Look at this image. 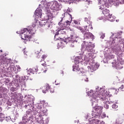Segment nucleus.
I'll return each instance as SVG.
<instances>
[{
	"label": "nucleus",
	"instance_id": "f257e3e1",
	"mask_svg": "<svg viewBox=\"0 0 124 124\" xmlns=\"http://www.w3.org/2000/svg\"><path fill=\"white\" fill-rule=\"evenodd\" d=\"M89 94L94 99L100 98L101 101H106V100H108L107 99L108 97L112 96V94L110 95L108 93H106L104 88H100L99 91H96L94 93H93V91L91 90L89 92Z\"/></svg>",
	"mask_w": 124,
	"mask_h": 124
},
{
	"label": "nucleus",
	"instance_id": "f03ea898",
	"mask_svg": "<svg viewBox=\"0 0 124 124\" xmlns=\"http://www.w3.org/2000/svg\"><path fill=\"white\" fill-rule=\"evenodd\" d=\"M32 29L28 30L27 28H24L21 31V37L22 39L24 40H29L31 37V35L35 33V29L34 26Z\"/></svg>",
	"mask_w": 124,
	"mask_h": 124
},
{
	"label": "nucleus",
	"instance_id": "7ed1b4c3",
	"mask_svg": "<svg viewBox=\"0 0 124 124\" xmlns=\"http://www.w3.org/2000/svg\"><path fill=\"white\" fill-rule=\"evenodd\" d=\"M81 48L82 49H85V50H86L88 52H93L94 46H93L90 44H88V43H86L85 41H84L81 45Z\"/></svg>",
	"mask_w": 124,
	"mask_h": 124
},
{
	"label": "nucleus",
	"instance_id": "20e7f679",
	"mask_svg": "<svg viewBox=\"0 0 124 124\" xmlns=\"http://www.w3.org/2000/svg\"><path fill=\"white\" fill-rule=\"evenodd\" d=\"M123 62H121L119 61V60H117V61L116 60H114V61L112 62V64L114 65V67L116 69H122L124 67L123 66Z\"/></svg>",
	"mask_w": 124,
	"mask_h": 124
},
{
	"label": "nucleus",
	"instance_id": "39448f33",
	"mask_svg": "<svg viewBox=\"0 0 124 124\" xmlns=\"http://www.w3.org/2000/svg\"><path fill=\"white\" fill-rule=\"evenodd\" d=\"M37 22L38 23V26H39V28H41V27L46 26L45 28L46 30H48L49 28H50V26H51L49 23H47V22H45L44 20H42L40 22L37 20Z\"/></svg>",
	"mask_w": 124,
	"mask_h": 124
},
{
	"label": "nucleus",
	"instance_id": "423d86ee",
	"mask_svg": "<svg viewBox=\"0 0 124 124\" xmlns=\"http://www.w3.org/2000/svg\"><path fill=\"white\" fill-rule=\"evenodd\" d=\"M51 9L52 10H55L56 11H59L61 10V5L59 4V3L57 1H55L52 4Z\"/></svg>",
	"mask_w": 124,
	"mask_h": 124
},
{
	"label": "nucleus",
	"instance_id": "0eeeda50",
	"mask_svg": "<svg viewBox=\"0 0 124 124\" xmlns=\"http://www.w3.org/2000/svg\"><path fill=\"white\" fill-rule=\"evenodd\" d=\"M73 36L69 37L68 38H66L65 40H64V42L65 43H71V47H74V42H77V41H75L74 39H73Z\"/></svg>",
	"mask_w": 124,
	"mask_h": 124
},
{
	"label": "nucleus",
	"instance_id": "6e6552de",
	"mask_svg": "<svg viewBox=\"0 0 124 124\" xmlns=\"http://www.w3.org/2000/svg\"><path fill=\"white\" fill-rule=\"evenodd\" d=\"M90 65L91 66H88V68L90 71L91 72H93V71H95L96 69L98 68V66L96 64H95L94 63L92 62L90 63Z\"/></svg>",
	"mask_w": 124,
	"mask_h": 124
},
{
	"label": "nucleus",
	"instance_id": "1a4fd4ad",
	"mask_svg": "<svg viewBox=\"0 0 124 124\" xmlns=\"http://www.w3.org/2000/svg\"><path fill=\"white\" fill-rule=\"evenodd\" d=\"M103 109V107L99 106H96L94 108L95 113L98 114V116H100V114L102 113Z\"/></svg>",
	"mask_w": 124,
	"mask_h": 124
},
{
	"label": "nucleus",
	"instance_id": "9d476101",
	"mask_svg": "<svg viewBox=\"0 0 124 124\" xmlns=\"http://www.w3.org/2000/svg\"><path fill=\"white\" fill-rule=\"evenodd\" d=\"M61 28V29L59 30L58 31H57L55 35V38H56V37L57 36V35L61 36L62 34H65V31H64V28L62 27Z\"/></svg>",
	"mask_w": 124,
	"mask_h": 124
},
{
	"label": "nucleus",
	"instance_id": "9b49d317",
	"mask_svg": "<svg viewBox=\"0 0 124 124\" xmlns=\"http://www.w3.org/2000/svg\"><path fill=\"white\" fill-rule=\"evenodd\" d=\"M94 36L90 32H86L84 34V38L85 39H90V38H93Z\"/></svg>",
	"mask_w": 124,
	"mask_h": 124
},
{
	"label": "nucleus",
	"instance_id": "f8f14e48",
	"mask_svg": "<svg viewBox=\"0 0 124 124\" xmlns=\"http://www.w3.org/2000/svg\"><path fill=\"white\" fill-rule=\"evenodd\" d=\"M48 90H50V85L49 84H46L42 88V92L44 93H46Z\"/></svg>",
	"mask_w": 124,
	"mask_h": 124
},
{
	"label": "nucleus",
	"instance_id": "ddd939ff",
	"mask_svg": "<svg viewBox=\"0 0 124 124\" xmlns=\"http://www.w3.org/2000/svg\"><path fill=\"white\" fill-rule=\"evenodd\" d=\"M78 30H79V31H80L81 32H86V31H89V30L87 29V28L85 27V28H83L81 27H77Z\"/></svg>",
	"mask_w": 124,
	"mask_h": 124
},
{
	"label": "nucleus",
	"instance_id": "4468645a",
	"mask_svg": "<svg viewBox=\"0 0 124 124\" xmlns=\"http://www.w3.org/2000/svg\"><path fill=\"white\" fill-rule=\"evenodd\" d=\"M35 15L36 16H38V17H41V9H40L39 8H37L35 10Z\"/></svg>",
	"mask_w": 124,
	"mask_h": 124
},
{
	"label": "nucleus",
	"instance_id": "2eb2a0df",
	"mask_svg": "<svg viewBox=\"0 0 124 124\" xmlns=\"http://www.w3.org/2000/svg\"><path fill=\"white\" fill-rule=\"evenodd\" d=\"M110 12V11L107 9H105L102 11V13L105 15V17L108 16V15H109V13Z\"/></svg>",
	"mask_w": 124,
	"mask_h": 124
},
{
	"label": "nucleus",
	"instance_id": "dca6fc26",
	"mask_svg": "<svg viewBox=\"0 0 124 124\" xmlns=\"http://www.w3.org/2000/svg\"><path fill=\"white\" fill-rule=\"evenodd\" d=\"M88 59L89 61H93V53L90 52V53H88Z\"/></svg>",
	"mask_w": 124,
	"mask_h": 124
},
{
	"label": "nucleus",
	"instance_id": "f3484780",
	"mask_svg": "<svg viewBox=\"0 0 124 124\" xmlns=\"http://www.w3.org/2000/svg\"><path fill=\"white\" fill-rule=\"evenodd\" d=\"M86 72V70L84 69L83 68H79V70H78V74H84Z\"/></svg>",
	"mask_w": 124,
	"mask_h": 124
},
{
	"label": "nucleus",
	"instance_id": "a211bd4d",
	"mask_svg": "<svg viewBox=\"0 0 124 124\" xmlns=\"http://www.w3.org/2000/svg\"><path fill=\"white\" fill-rule=\"evenodd\" d=\"M79 69L80 68H79V66L77 65L73 67V71H76V72L78 71V72Z\"/></svg>",
	"mask_w": 124,
	"mask_h": 124
},
{
	"label": "nucleus",
	"instance_id": "6ab92c4d",
	"mask_svg": "<svg viewBox=\"0 0 124 124\" xmlns=\"http://www.w3.org/2000/svg\"><path fill=\"white\" fill-rule=\"evenodd\" d=\"M36 121L39 124H41L42 122H43V119H42V118H41V117H39L38 118H36Z\"/></svg>",
	"mask_w": 124,
	"mask_h": 124
},
{
	"label": "nucleus",
	"instance_id": "aec40b11",
	"mask_svg": "<svg viewBox=\"0 0 124 124\" xmlns=\"http://www.w3.org/2000/svg\"><path fill=\"white\" fill-rule=\"evenodd\" d=\"M71 24V21L67 20L63 24L64 27H66V26H70Z\"/></svg>",
	"mask_w": 124,
	"mask_h": 124
},
{
	"label": "nucleus",
	"instance_id": "412c9836",
	"mask_svg": "<svg viewBox=\"0 0 124 124\" xmlns=\"http://www.w3.org/2000/svg\"><path fill=\"white\" fill-rule=\"evenodd\" d=\"M47 18L46 19V20H47V21L50 19L52 16V13L51 12H48V13L47 14Z\"/></svg>",
	"mask_w": 124,
	"mask_h": 124
},
{
	"label": "nucleus",
	"instance_id": "4be33fe9",
	"mask_svg": "<svg viewBox=\"0 0 124 124\" xmlns=\"http://www.w3.org/2000/svg\"><path fill=\"white\" fill-rule=\"evenodd\" d=\"M48 123H49V120H48V119H46L45 120H43L41 124H48Z\"/></svg>",
	"mask_w": 124,
	"mask_h": 124
},
{
	"label": "nucleus",
	"instance_id": "5701e85b",
	"mask_svg": "<svg viewBox=\"0 0 124 124\" xmlns=\"http://www.w3.org/2000/svg\"><path fill=\"white\" fill-rule=\"evenodd\" d=\"M1 111H2V109L1 107H0V119H2L4 118L3 114L1 112H1Z\"/></svg>",
	"mask_w": 124,
	"mask_h": 124
},
{
	"label": "nucleus",
	"instance_id": "b1692460",
	"mask_svg": "<svg viewBox=\"0 0 124 124\" xmlns=\"http://www.w3.org/2000/svg\"><path fill=\"white\" fill-rule=\"evenodd\" d=\"M18 88H19V85H17V86H16V88L12 87L11 90L13 92H15L17 91V90H18Z\"/></svg>",
	"mask_w": 124,
	"mask_h": 124
},
{
	"label": "nucleus",
	"instance_id": "393cba45",
	"mask_svg": "<svg viewBox=\"0 0 124 124\" xmlns=\"http://www.w3.org/2000/svg\"><path fill=\"white\" fill-rule=\"evenodd\" d=\"M82 80H83V81H85V82H88L89 81L88 80V78H87V76H83L82 77Z\"/></svg>",
	"mask_w": 124,
	"mask_h": 124
},
{
	"label": "nucleus",
	"instance_id": "a878e982",
	"mask_svg": "<svg viewBox=\"0 0 124 124\" xmlns=\"http://www.w3.org/2000/svg\"><path fill=\"white\" fill-rule=\"evenodd\" d=\"M46 58H47V56L45 54L43 55V56H42V60L41 61H40V62H41L43 61H44L45 60V59H46Z\"/></svg>",
	"mask_w": 124,
	"mask_h": 124
},
{
	"label": "nucleus",
	"instance_id": "bb28decb",
	"mask_svg": "<svg viewBox=\"0 0 124 124\" xmlns=\"http://www.w3.org/2000/svg\"><path fill=\"white\" fill-rule=\"evenodd\" d=\"M37 108L40 109H42V105H41V104H38V105L37 106Z\"/></svg>",
	"mask_w": 124,
	"mask_h": 124
},
{
	"label": "nucleus",
	"instance_id": "cd10ccee",
	"mask_svg": "<svg viewBox=\"0 0 124 124\" xmlns=\"http://www.w3.org/2000/svg\"><path fill=\"white\" fill-rule=\"evenodd\" d=\"M32 70L35 71V72H37V71H38V68L37 67H35L32 68Z\"/></svg>",
	"mask_w": 124,
	"mask_h": 124
},
{
	"label": "nucleus",
	"instance_id": "c85d7f7f",
	"mask_svg": "<svg viewBox=\"0 0 124 124\" xmlns=\"http://www.w3.org/2000/svg\"><path fill=\"white\" fill-rule=\"evenodd\" d=\"M49 90L50 93H55V90L53 89V88H51V86H50V89Z\"/></svg>",
	"mask_w": 124,
	"mask_h": 124
},
{
	"label": "nucleus",
	"instance_id": "c756f323",
	"mask_svg": "<svg viewBox=\"0 0 124 124\" xmlns=\"http://www.w3.org/2000/svg\"><path fill=\"white\" fill-rule=\"evenodd\" d=\"M117 107H118V106L115 104L112 105L113 109H117Z\"/></svg>",
	"mask_w": 124,
	"mask_h": 124
},
{
	"label": "nucleus",
	"instance_id": "7c9ffc66",
	"mask_svg": "<svg viewBox=\"0 0 124 124\" xmlns=\"http://www.w3.org/2000/svg\"><path fill=\"white\" fill-rule=\"evenodd\" d=\"M46 71H47V70L46 69V68H45V67H44L43 69H42V72L44 73H46Z\"/></svg>",
	"mask_w": 124,
	"mask_h": 124
},
{
	"label": "nucleus",
	"instance_id": "2f4dec72",
	"mask_svg": "<svg viewBox=\"0 0 124 124\" xmlns=\"http://www.w3.org/2000/svg\"><path fill=\"white\" fill-rule=\"evenodd\" d=\"M112 92H115L114 93V94H117V93H118V91H117V89H113L112 90Z\"/></svg>",
	"mask_w": 124,
	"mask_h": 124
},
{
	"label": "nucleus",
	"instance_id": "473e14b6",
	"mask_svg": "<svg viewBox=\"0 0 124 124\" xmlns=\"http://www.w3.org/2000/svg\"><path fill=\"white\" fill-rule=\"evenodd\" d=\"M104 107L106 108V109H108L109 108V105H108L107 104H105Z\"/></svg>",
	"mask_w": 124,
	"mask_h": 124
},
{
	"label": "nucleus",
	"instance_id": "72a5a7b5",
	"mask_svg": "<svg viewBox=\"0 0 124 124\" xmlns=\"http://www.w3.org/2000/svg\"><path fill=\"white\" fill-rule=\"evenodd\" d=\"M124 89V85H122L119 88L118 90L122 91Z\"/></svg>",
	"mask_w": 124,
	"mask_h": 124
},
{
	"label": "nucleus",
	"instance_id": "f704fd0d",
	"mask_svg": "<svg viewBox=\"0 0 124 124\" xmlns=\"http://www.w3.org/2000/svg\"><path fill=\"white\" fill-rule=\"evenodd\" d=\"M106 17H108V18H111V17H112V15L109 14V13H108V16H106Z\"/></svg>",
	"mask_w": 124,
	"mask_h": 124
},
{
	"label": "nucleus",
	"instance_id": "c9c22d12",
	"mask_svg": "<svg viewBox=\"0 0 124 124\" xmlns=\"http://www.w3.org/2000/svg\"><path fill=\"white\" fill-rule=\"evenodd\" d=\"M89 22V24L88 25H86L85 26V28H87V27H92V23L91 22Z\"/></svg>",
	"mask_w": 124,
	"mask_h": 124
},
{
	"label": "nucleus",
	"instance_id": "e433bc0d",
	"mask_svg": "<svg viewBox=\"0 0 124 124\" xmlns=\"http://www.w3.org/2000/svg\"><path fill=\"white\" fill-rule=\"evenodd\" d=\"M89 22V24L88 25H86L85 26V28H87V27H92V23L91 22Z\"/></svg>",
	"mask_w": 124,
	"mask_h": 124
},
{
	"label": "nucleus",
	"instance_id": "4c0bfd02",
	"mask_svg": "<svg viewBox=\"0 0 124 124\" xmlns=\"http://www.w3.org/2000/svg\"><path fill=\"white\" fill-rule=\"evenodd\" d=\"M74 23L75 25H78V21L77 20H74Z\"/></svg>",
	"mask_w": 124,
	"mask_h": 124
},
{
	"label": "nucleus",
	"instance_id": "58836bf2",
	"mask_svg": "<svg viewBox=\"0 0 124 124\" xmlns=\"http://www.w3.org/2000/svg\"><path fill=\"white\" fill-rule=\"evenodd\" d=\"M84 21H85V22H87V23H88V22H89V19H88V18L85 17V19H84Z\"/></svg>",
	"mask_w": 124,
	"mask_h": 124
},
{
	"label": "nucleus",
	"instance_id": "ea45409f",
	"mask_svg": "<svg viewBox=\"0 0 124 124\" xmlns=\"http://www.w3.org/2000/svg\"><path fill=\"white\" fill-rule=\"evenodd\" d=\"M42 65H43V66H44L45 67L46 66V62H45V63H43V64H42Z\"/></svg>",
	"mask_w": 124,
	"mask_h": 124
},
{
	"label": "nucleus",
	"instance_id": "a19ab883",
	"mask_svg": "<svg viewBox=\"0 0 124 124\" xmlns=\"http://www.w3.org/2000/svg\"><path fill=\"white\" fill-rule=\"evenodd\" d=\"M63 20V18H62L61 20L60 21V22L58 23L59 25L61 24V23H62V20Z\"/></svg>",
	"mask_w": 124,
	"mask_h": 124
},
{
	"label": "nucleus",
	"instance_id": "79ce46f5",
	"mask_svg": "<svg viewBox=\"0 0 124 124\" xmlns=\"http://www.w3.org/2000/svg\"><path fill=\"white\" fill-rule=\"evenodd\" d=\"M69 0H62V1H63L64 2H67V1H69Z\"/></svg>",
	"mask_w": 124,
	"mask_h": 124
},
{
	"label": "nucleus",
	"instance_id": "37998d69",
	"mask_svg": "<svg viewBox=\"0 0 124 124\" xmlns=\"http://www.w3.org/2000/svg\"><path fill=\"white\" fill-rule=\"evenodd\" d=\"M120 2H122V3H124V0H119Z\"/></svg>",
	"mask_w": 124,
	"mask_h": 124
},
{
	"label": "nucleus",
	"instance_id": "c03bdc74",
	"mask_svg": "<svg viewBox=\"0 0 124 124\" xmlns=\"http://www.w3.org/2000/svg\"><path fill=\"white\" fill-rule=\"evenodd\" d=\"M55 84L56 85H59L60 83H57V81H55Z\"/></svg>",
	"mask_w": 124,
	"mask_h": 124
},
{
	"label": "nucleus",
	"instance_id": "a18cd8bd",
	"mask_svg": "<svg viewBox=\"0 0 124 124\" xmlns=\"http://www.w3.org/2000/svg\"><path fill=\"white\" fill-rule=\"evenodd\" d=\"M37 58H39L40 57V56H39V54H37Z\"/></svg>",
	"mask_w": 124,
	"mask_h": 124
},
{
	"label": "nucleus",
	"instance_id": "49530a36",
	"mask_svg": "<svg viewBox=\"0 0 124 124\" xmlns=\"http://www.w3.org/2000/svg\"><path fill=\"white\" fill-rule=\"evenodd\" d=\"M76 1H78V2H79V1H82V0H76Z\"/></svg>",
	"mask_w": 124,
	"mask_h": 124
},
{
	"label": "nucleus",
	"instance_id": "de8ad7c7",
	"mask_svg": "<svg viewBox=\"0 0 124 124\" xmlns=\"http://www.w3.org/2000/svg\"><path fill=\"white\" fill-rule=\"evenodd\" d=\"M99 9H101V10H103V8H102V7H100L99 8Z\"/></svg>",
	"mask_w": 124,
	"mask_h": 124
},
{
	"label": "nucleus",
	"instance_id": "09e8293b",
	"mask_svg": "<svg viewBox=\"0 0 124 124\" xmlns=\"http://www.w3.org/2000/svg\"><path fill=\"white\" fill-rule=\"evenodd\" d=\"M103 116L104 118H105V117H106V116L105 115V114H103Z\"/></svg>",
	"mask_w": 124,
	"mask_h": 124
},
{
	"label": "nucleus",
	"instance_id": "8fccbe9b",
	"mask_svg": "<svg viewBox=\"0 0 124 124\" xmlns=\"http://www.w3.org/2000/svg\"><path fill=\"white\" fill-rule=\"evenodd\" d=\"M25 108H27V107H28V105H25Z\"/></svg>",
	"mask_w": 124,
	"mask_h": 124
},
{
	"label": "nucleus",
	"instance_id": "3c124183",
	"mask_svg": "<svg viewBox=\"0 0 124 124\" xmlns=\"http://www.w3.org/2000/svg\"><path fill=\"white\" fill-rule=\"evenodd\" d=\"M72 1H76V0H71Z\"/></svg>",
	"mask_w": 124,
	"mask_h": 124
},
{
	"label": "nucleus",
	"instance_id": "603ef678",
	"mask_svg": "<svg viewBox=\"0 0 124 124\" xmlns=\"http://www.w3.org/2000/svg\"><path fill=\"white\" fill-rule=\"evenodd\" d=\"M17 68H18V69H21V67H18Z\"/></svg>",
	"mask_w": 124,
	"mask_h": 124
},
{
	"label": "nucleus",
	"instance_id": "864d4df0",
	"mask_svg": "<svg viewBox=\"0 0 124 124\" xmlns=\"http://www.w3.org/2000/svg\"><path fill=\"white\" fill-rule=\"evenodd\" d=\"M24 55H27V54L26 53H25V51L24 52Z\"/></svg>",
	"mask_w": 124,
	"mask_h": 124
},
{
	"label": "nucleus",
	"instance_id": "5fc2aeb1",
	"mask_svg": "<svg viewBox=\"0 0 124 124\" xmlns=\"http://www.w3.org/2000/svg\"><path fill=\"white\" fill-rule=\"evenodd\" d=\"M59 1H62V0H58Z\"/></svg>",
	"mask_w": 124,
	"mask_h": 124
},
{
	"label": "nucleus",
	"instance_id": "6e6d98bb",
	"mask_svg": "<svg viewBox=\"0 0 124 124\" xmlns=\"http://www.w3.org/2000/svg\"><path fill=\"white\" fill-rule=\"evenodd\" d=\"M60 39H63V38H60Z\"/></svg>",
	"mask_w": 124,
	"mask_h": 124
},
{
	"label": "nucleus",
	"instance_id": "4d7b16f0",
	"mask_svg": "<svg viewBox=\"0 0 124 124\" xmlns=\"http://www.w3.org/2000/svg\"><path fill=\"white\" fill-rule=\"evenodd\" d=\"M42 103H44V101H42Z\"/></svg>",
	"mask_w": 124,
	"mask_h": 124
},
{
	"label": "nucleus",
	"instance_id": "13d9d810",
	"mask_svg": "<svg viewBox=\"0 0 124 124\" xmlns=\"http://www.w3.org/2000/svg\"><path fill=\"white\" fill-rule=\"evenodd\" d=\"M106 103H108V101H107Z\"/></svg>",
	"mask_w": 124,
	"mask_h": 124
},
{
	"label": "nucleus",
	"instance_id": "bf43d9fd",
	"mask_svg": "<svg viewBox=\"0 0 124 124\" xmlns=\"http://www.w3.org/2000/svg\"><path fill=\"white\" fill-rule=\"evenodd\" d=\"M0 51H1V52H2V50H1Z\"/></svg>",
	"mask_w": 124,
	"mask_h": 124
},
{
	"label": "nucleus",
	"instance_id": "052dcab7",
	"mask_svg": "<svg viewBox=\"0 0 124 124\" xmlns=\"http://www.w3.org/2000/svg\"><path fill=\"white\" fill-rule=\"evenodd\" d=\"M92 122H93V121H92Z\"/></svg>",
	"mask_w": 124,
	"mask_h": 124
}]
</instances>
